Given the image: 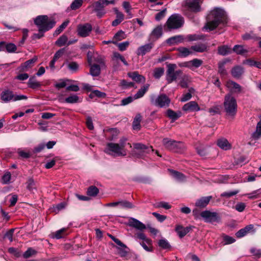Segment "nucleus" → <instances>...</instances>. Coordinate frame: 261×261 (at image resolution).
Returning <instances> with one entry per match:
<instances>
[{
    "instance_id": "f257e3e1",
    "label": "nucleus",
    "mask_w": 261,
    "mask_h": 261,
    "mask_svg": "<svg viewBox=\"0 0 261 261\" xmlns=\"http://www.w3.org/2000/svg\"><path fill=\"white\" fill-rule=\"evenodd\" d=\"M227 22V18L225 12L220 8H215L206 16V23L204 28L209 31L216 29L220 24H225Z\"/></svg>"
},
{
    "instance_id": "f03ea898",
    "label": "nucleus",
    "mask_w": 261,
    "mask_h": 261,
    "mask_svg": "<svg viewBox=\"0 0 261 261\" xmlns=\"http://www.w3.org/2000/svg\"><path fill=\"white\" fill-rule=\"evenodd\" d=\"M223 107L226 115L234 118L237 113L238 105L236 99L231 95V93H227L225 95Z\"/></svg>"
},
{
    "instance_id": "7ed1b4c3",
    "label": "nucleus",
    "mask_w": 261,
    "mask_h": 261,
    "mask_svg": "<svg viewBox=\"0 0 261 261\" xmlns=\"http://www.w3.org/2000/svg\"><path fill=\"white\" fill-rule=\"evenodd\" d=\"M34 23L38 27L39 31L47 32L54 27L56 22L49 19L47 15H39L34 19Z\"/></svg>"
},
{
    "instance_id": "20e7f679",
    "label": "nucleus",
    "mask_w": 261,
    "mask_h": 261,
    "mask_svg": "<svg viewBox=\"0 0 261 261\" xmlns=\"http://www.w3.org/2000/svg\"><path fill=\"white\" fill-rule=\"evenodd\" d=\"M1 99L4 103H8L11 101H15L22 99H27V96L23 95H17L10 89H5L3 91L0 95Z\"/></svg>"
},
{
    "instance_id": "39448f33",
    "label": "nucleus",
    "mask_w": 261,
    "mask_h": 261,
    "mask_svg": "<svg viewBox=\"0 0 261 261\" xmlns=\"http://www.w3.org/2000/svg\"><path fill=\"white\" fill-rule=\"evenodd\" d=\"M164 148L169 150L181 153L186 149V146L182 142L164 138Z\"/></svg>"
},
{
    "instance_id": "423d86ee",
    "label": "nucleus",
    "mask_w": 261,
    "mask_h": 261,
    "mask_svg": "<svg viewBox=\"0 0 261 261\" xmlns=\"http://www.w3.org/2000/svg\"><path fill=\"white\" fill-rule=\"evenodd\" d=\"M133 145L134 149L137 151H132V155L137 158H142L144 153H149L150 151H153L151 146H148L142 143H134Z\"/></svg>"
},
{
    "instance_id": "0eeeda50",
    "label": "nucleus",
    "mask_w": 261,
    "mask_h": 261,
    "mask_svg": "<svg viewBox=\"0 0 261 261\" xmlns=\"http://www.w3.org/2000/svg\"><path fill=\"white\" fill-rule=\"evenodd\" d=\"M105 152L108 154H114L117 156H125L126 152L117 143H108L105 150Z\"/></svg>"
},
{
    "instance_id": "6e6552de",
    "label": "nucleus",
    "mask_w": 261,
    "mask_h": 261,
    "mask_svg": "<svg viewBox=\"0 0 261 261\" xmlns=\"http://www.w3.org/2000/svg\"><path fill=\"white\" fill-rule=\"evenodd\" d=\"M184 23V19L179 15L174 14L169 17L166 24L169 29H176L180 28Z\"/></svg>"
},
{
    "instance_id": "1a4fd4ad",
    "label": "nucleus",
    "mask_w": 261,
    "mask_h": 261,
    "mask_svg": "<svg viewBox=\"0 0 261 261\" xmlns=\"http://www.w3.org/2000/svg\"><path fill=\"white\" fill-rule=\"evenodd\" d=\"M106 6L104 0H98L94 2L92 5L88 7V9L93 8V11L96 13L98 18H101L106 13L105 7Z\"/></svg>"
},
{
    "instance_id": "9d476101",
    "label": "nucleus",
    "mask_w": 261,
    "mask_h": 261,
    "mask_svg": "<svg viewBox=\"0 0 261 261\" xmlns=\"http://www.w3.org/2000/svg\"><path fill=\"white\" fill-rule=\"evenodd\" d=\"M200 216L207 223L219 222L221 220V217L217 213L207 210L201 212Z\"/></svg>"
},
{
    "instance_id": "9b49d317",
    "label": "nucleus",
    "mask_w": 261,
    "mask_h": 261,
    "mask_svg": "<svg viewBox=\"0 0 261 261\" xmlns=\"http://www.w3.org/2000/svg\"><path fill=\"white\" fill-rule=\"evenodd\" d=\"M92 30V25L89 23L79 24L77 27V35L81 37L89 36Z\"/></svg>"
},
{
    "instance_id": "f8f14e48",
    "label": "nucleus",
    "mask_w": 261,
    "mask_h": 261,
    "mask_svg": "<svg viewBox=\"0 0 261 261\" xmlns=\"http://www.w3.org/2000/svg\"><path fill=\"white\" fill-rule=\"evenodd\" d=\"M163 29L161 24L156 26L149 34V41L153 42L161 38L163 34Z\"/></svg>"
},
{
    "instance_id": "ddd939ff",
    "label": "nucleus",
    "mask_w": 261,
    "mask_h": 261,
    "mask_svg": "<svg viewBox=\"0 0 261 261\" xmlns=\"http://www.w3.org/2000/svg\"><path fill=\"white\" fill-rule=\"evenodd\" d=\"M200 0H186V7L191 11L198 12L200 11Z\"/></svg>"
},
{
    "instance_id": "4468645a",
    "label": "nucleus",
    "mask_w": 261,
    "mask_h": 261,
    "mask_svg": "<svg viewBox=\"0 0 261 261\" xmlns=\"http://www.w3.org/2000/svg\"><path fill=\"white\" fill-rule=\"evenodd\" d=\"M153 47L152 42L146 44L139 47L137 50L136 54L138 56H144L146 54L149 53Z\"/></svg>"
},
{
    "instance_id": "2eb2a0df",
    "label": "nucleus",
    "mask_w": 261,
    "mask_h": 261,
    "mask_svg": "<svg viewBox=\"0 0 261 261\" xmlns=\"http://www.w3.org/2000/svg\"><path fill=\"white\" fill-rule=\"evenodd\" d=\"M150 102L153 106L159 108L163 107V94L159 95H152L150 96Z\"/></svg>"
},
{
    "instance_id": "dca6fc26",
    "label": "nucleus",
    "mask_w": 261,
    "mask_h": 261,
    "mask_svg": "<svg viewBox=\"0 0 261 261\" xmlns=\"http://www.w3.org/2000/svg\"><path fill=\"white\" fill-rule=\"evenodd\" d=\"M182 110L186 112H195L200 110V107L195 101H191L182 107Z\"/></svg>"
},
{
    "instance_id": "f3484780",
    "label": "nucleus",
    "mask_w": 261,
    "mask_h": 261,
    "mask_svg": "<svg viewBox=\"0 0 261 261\" xmlns=\"http://www.w3.org/2000/svg\"><path fill=\"white\" fill-rule=\"evenodd\" d=\"M193 226H190L184 227L182 225H178L175 227V231L179 238H182L185 236L191 229Z\"/></svg>"
},
{
    "instance_id": "a211bd4d",
    "label": "nucleus",
    "mask_w": 261,
    "mask_h": 261,
    "mask_svg": "<svg viewBox=\"0 0 261 261\" xmlns=\"http://www.w3.org/2000/svg\"><path fill=\"white\" fill-rule=\"evenodd\" d=\"M112 60L115 61L116 64L114 65V68L116 70L118 67V63L117 60H120L125 66H128L127 62L125 59L124 57L118 52H114L113 54Z\"/></svg>"
},
{
    "instance_id": "6ab92c4d",
    "label": "nucleus",
    "mask_w": 261,
    "mask_h": 261,
    "mask_svg": "<svg viewBox=\"0 0 261 261\" xmlns=\"http://www.w3.org/2000/svg\"><path fill=\"white\" fill-rule=\"evenodd\" d=\"M129 225L140 230H142L146 228L145 224L133 218H131L129 220Z\"/></svg>"
},
{
    "instance_id": "aec40b11",
    "label": "nucleus",
    "mask_w": 261,
    "mask_h": 261,
    "mask_svg": "<svg viewBox=\"0 0 261 261\" xmlns=\"http://www.w3.org/2000/svg\"><path fill=\"white\" fill-rule=\"evenodd\" d=\"M212 198V196H211L202 197L196 201L195 206L200 208H204L209 203Z\"/></svg>"
},
{
    "instance_id": "412c9836",
    "label": "nucleus",
    "mask_w": 261,
    "mask_h": 261,
    "mask_svg": "<svg viewBox=\"0 0 261 261\" xmlns=\"http://www.w3.org/2000/svg\"><path fill=\"white\" fill-rule=\"evenodd\" d=\"M36 61L37 58H36L27 60L23 63L21 64L19 67V71L21 72L27 71V69L31 68L33 66Z\"/></svg>"
},
{
    "instance_id": "4be33fe9",
    "label": "nucleus",
    "mask_w": 261,
    "mask_h": 261,
    "mask_svg": "<svg viewBox=\"0 0 261 261\" xmlns=\"http://www.w3.org/2000/svg\"><path fill=\"white\" fill-rule=\"evenodd\" d=\"M217 144L220 148L225 150H229L231 148V144L229 143L226 139L224 138L218 139Z\"/></svg>"
},
{
    "instance_id": "5701e85b",
    "label": "nucleus",
    "mask_w": 261,
    "mask_h": 261,
    "mask_svg": "<svg viewBox=\"0 0 261 261\" xmlns=\"http://www.w3.org/2000/svg\"><path fill=\"white\" fill-rule=\"evenodd\" d=\"M244 72V68L239 65L233 67L231 70L232 76L236 79L240 78Z\"/></svg>"
},
{
    "instance_id": "b1692460",
    "label": "nucleus",
    "mask_w": 261,
    "mask_h": 261,
    "mask_svg": "<svg viewBox=\"0 0 261 261\" xmlns=\"http://www.w3.org/2000/svg\"><path fill=\"white\" fill-rule=\"evenodd\" d=\"M184 41V37L181 35L175 36L166 40V43L169 45L177 44Z\"/></svg>"
},
{
    "instance_id": "393cba45",
    "label": "nucleus",
    "mask_w": 261,
    "mask_h": 261,
    "mask_svg": "<svg viewBox=\"0 0 261 261\" xmlns=\"http://www.w3.org/2000/svg\"><path fill=\"white\" fill-rule=\"evenodd\" d=\"M166 115L170 119L172 120L171 121L173 122L178 119L181 116V113L180 111L175 112L171 109H168L166 112Z\"/></svg>"
},
{
    "instance_id": "a878e982",
    "label": "nucleus",
    "mask_w": 261,
    "mask_h": 261,
    "mask_svg": "<svg viewBox=\"0 0 261 261\" xmlns=\"http://www.w3.org/2000/svg\"><path fill=\"white\" fill-rule=\"evenodd\" d=\"M90 66V73L93 76H97L100 74L101 66L98 64L89 65Z\"/></svg>"
},
{
    "instance_id": "bb28decb",
    "label": "nucleus",
    "mask_w": 261,
    "mask_h": 261,
    "mask_svg": "<svg viewBox=\"0 0 261 261\" xmlns=\"http://www.w3.org/2000/svg\"><path fill=\"white\" fill-rule=\"evenodd\" d=\"M191 49L199 53H203L206 51L208 49V46L204 43H200L191 47Z\"/></svg>"
},
{
    "instance_id": "cd10ccee",
    "label": "nucleus",
    "mask_w": 261,
    "mask_h": 261,
    "mask_svg": "<svg viewBox=\"0 0 261 261\" xmlns=\"http://www.w3.org/2000/svg\"><path fill=\"white\" fill-rule=\"evenodd\" d=\"M229 84L232 87V89L230 90L228 93H231V95H232L233 93L241 92L242 87L239 84L233 81H230Z\"/></svg>"
},
{
    "instance_id": "c85d7f7f",
    "label": "nucleus",
    "mask_w": 261,
    "mask_h": 261,
    "mask_svg": "<svg viewBox=\"0 0 261 261\" xmlns=\"http://www.w3.org/2000/svg\"><path fill=\"white\" fill-rule=\"evenodd\" d=\"M168 171L170 174L173 177L176 178L177 180L179 181H183L185 179V176L184 174L172 169H168Z\"/></svg>"
},
{
    "instance_id": "c756f323",
    "label": "nucleus",
    "mask_w": 261,
    "mask_h": 261,
    "mask_svg": "<svg viewBox=\"0 0 261 261\" xmlns=\"http://www.w3.org/2000/svg\"><path fill=\"white\" fill-rule=\"evenodd\" d=\"M178 52V56L181 57H186L192 54V51L189 48L185 47H179L176 49Z\"/></svg>"
},
{
    "instance_id": "7c9ffc66",
    "label": "nucleus",
    "mask_w": 261,
    "mask_h": 261,
    "mask_svg": "<svg viewBox=\"0 0 261 261\" xmlns=\"http://www.w3.org/2000/svg\"><path fill=\"white\" fill-rule=\"evenodd\" d=\"M28 85L29 87L35 89L40 87L41 86V84L36 80L35 76H33L29 79Z\"/></svg>"
},
{
    "instance_id": "2f4dec72",
    "label": "nucleus",
    "mask_w": 261,
    "mask_h": 261,
    "mask_svg": "<svg viewBox=\"0 0 261 261\" xmlns=\"http://www.w3.org/2000/svg\"><path fill=\"white\" fill-rule=\"evenodd\" d=\"M93 62H95L98 63L101 68H105V60L104 57L98 55L97 53H95V56H94V58L93 59Z\"/></svg>"
},
{
    "instance_id": "473e14b6",
    "label": "nucleus",
    "mask_w": 261,
    "mask_h": 261,
    "mask_svg": "<svg viewBox=\"0 0 261 261\" xmlns=\"http://www.w3.org/2000/svg\"><path fill=\"white\" fill-rule=\"evenodd\" d=\"M229 60H225L223 61L220 62L218 63V73L221 74V76H225L227 75V72L225 68V65L228 62Z\"/></svg>"
},
{
    "instance_id": "72a5a7b5",
    "label": "nucleus",
    "mask_w": 261,
    "mask_h": 261,
    "mask_svg": "<svg viewBox=\"0 0 261 261\" xmlns=\"http://www.w3.org/2000/svg\"><path fill=\"white\" fill-rule=\"evenodd\" d=\"M190 82V79L189 75L182 74L181 76V80L179 85L182 88H186L188 87V83Z\"/></svg>"
},
{
    "instance_id": "f704fd0d",
    "label": "nucleus",
    "mask_w": 261,
    "mask_h": 261,
    "mask_svg": "<svg viewBox=\"0 0 261 261\" xmlns=\"http://www.w3.org/2000/svg\"><path fill=\"white\" fill-rule=\"evenodd\" d=\"M149 86V84H146L139 89L137 93L134 95L135 99H137L142 97L148 90Z\"/></svg>"
},
{
    "instance_id": "c9c22d12",
    "label": "nucleus",
    "mask_w": 261,
    "mask_h": 261,
    "mask_svg": "<svg viewBox=\"0 0 261 261\" xmlns=\"http://www.w3.org/2000/svg\"><path fill=\"white\" fill-rule=\"evenodd\" d=\"M218 54L226 56L231 53V49L227 45L220 46L218 47Z\"/></svg>"
},
{
    "instance_id": "e433bc0d",
    "label": "nucleus",
    "mask_w": 261,
    "mask_h": 261,
    "mask_svg": "<svg viewBox=\"0 0 261 261\" xmlns=\"http://www.w3.org/2000/svg\"><path fill=\"white\" fill-rule=\"evenodd\" d=\"M66 229L65 228L58 230L51 234L52 237L57 239L63 238L66 235Z\"/></svg>"
},
{
    "instance_id": "4c0bfd02",
    "label": "nucleus",
    "mask_w": 261,
    "mask_h": 261,
    "mask_svg": "<svg viewBox=\"0 0 261 261\" xmlns=\"http://www.w3.org/2000/svg\"><path fill=\"white\" fill-rule=\"evenodd\" d=\"M233 51L238 55H244L248 53V50L244 48L243 46L241 45H236L233 46Z\"/></svg>"
},
{
    "instance_id": "58836bf2",
    "label": "nucleus",
    "mask_w": 261,
    "mask_h": 261,
    "mask_svg": "<svg viewBox=\"0 0 261 261\" xmlns=\"http://www.w3.org/2000/svg\"><path fill=\"white\" fill-rule=\"evenodd\" d=\"M99 193V189L95 186H91L87 189V194L91 197H95Z\"/></svg>"
},
{
    "instance_id": "ea45409f",
    "label": "nucleus",
    "mask_w": 261,
    "mask_h": 261,
    "mask_svg": "<svg viewBox=\"0 0 261 261\" xmlns=\"http://www.w3.org/2000/svg\"><path fill=\"white\" fill-rule=\"evenodd\" d=\"M68 37L66 35L63 34L56 41L55 44L59 47L67 45Z\"/></svg>"
},
{
    "instance_id": "a19ab883",
    "label": "nucleus",
    "mask_w": 261,
    "mask_h": 261,
    "mask_svg": "<svg viewBox=\"0 0 261 261\" xmlns=\"http://www.w3.org/2000/svg\"><path fill=\"white\" fill-rule=\"evenodd\" d=\"M261 136V120L257 123L256 131L252 134V137L254 140L258 139Z\"/></svg>"
},
{
    "instance_id": "79ce46f5",
    "label": "nucleus",
    "mask_w": 261,
    "mask_h": 261,
    "mask_svg": "<svg viewBox=\"0 0 261 261\" xmlns=\"http://www.w3.org/2000/svg\"><path fill=\"white\" fill-rule=\"evenodd\" d=\"M79 97L76 95H71L65 99V102L68 103H75L79 102Z\"/></svg>"
},
{
    "instance_id": "37998d69",
    "label": "nucleus",
    "mask_w": 261,
    "mask_h": 261,
    "mask_svg": "<svg viewBox=\"0 0 261 261\" xmlns=\"http://www.w3.org/2000/svg\"><path fill=\"white\" fill-rule=\"evenodd\" d=\"M84 0H74L70 6L72 10H76L79 9L83 5Z\"/></svg>"
},
{
    "instance_id": "c03bdc74",
    "label": "nucleus",
    "mask_w": 261,
    "mask_h": 261,
    "mask_svg": "<svg viewBox=\"0 0 261 261\" xmlns=\"http://www.w3.org/2000/svg\"><path fill=\"white\" fill-rule=\"evenodd\" d=\"M141 120V116L140 114H137L133 122V127L134 129H140Z\"/></svg>"
},
{
    "instance_id": "a18cd8bd",
    "label": "nucleus",
    "mask_w": 261,
    "mask_h": 261,
    "mask_svg": "<svg viewBox=\"0 0 261 261\" xmlns=\"http://www.w3.org/2000/svg\"><path fill=\"white\" fill-rule=\"evenodd\" d=\"M242 38L244 40H247L249 39H253L254 40H258L260 39L261 38L257 37L255 34H253L252 32H250L249 33H246L242 36Z\"/></svg>"
},
{
    "instance_id": "49530a36",
    "label": "nucleus",
    "mask_w": 261,
    "mask_h": 261,
    "mask_svg": "<svg viewBox=\"0 0 261 261\" xmlns=\"http://www.w3.org/2000/svg\"><path fill=\"white\" fill-rule=\"evenodd\" d=\"M69 21L66 20L63 22L55 31L54 33V36H57L60 34L64 29H65L69 23Z\"/></svg>"
},
{
    "instance_id": "de8ad7c7",
    "label": "nucleus",
    "mask_w": 261,
    "mask_h": 261,
    "mask_svg": "<svg viewBox=\"0 0 261 261\" xmlns=\"http://www.w3.org/2000/svg\"><path fill=\"white\" fill-rule=\"evenodd\" d=\"M5 48L7 53H13L16 51L17 47L14 43L6 42Z\"/></svg>"
},
{
    "instance_id": "09e8293b",
    "label": "nucleus",
    "mask_w": 261,
    "mask_h": 261,
    "mask_svg": "<svg viewBox=\"0 0 261 261\" xmlns=\"http://www.w3.org/2000/svg\"><path fill=\"white\" fill-rule=\"evenodd\" d=\"M126 37L125 33L122 30L119 31L117 32L113 37V40H115V41H121L122 39H125Z\"/></svg>"
},
{
    "instance_id": "8fccbe9b",
    "label": "nucleus",
    "mask_w": 261,
    "mask_h": 261,
    "mask_svg": "<svg viewBox=\"0 0 261 261\" xmlns=\"http://www.w3.org/2000/svg\"><path fill=\"white\" fill-rule=\"evenodd\" d=\"M163 74V68L162 67L155 68L153 70V75L156 79H159Z\"/></svg>"
},
{
    "instance_id": "3c124183",
    "label": "nucleus",
    "mask_w": 261,
    "mask_h": 261,
    "mask_svg": "<svg viewBox=\"0 0 261 261\" xmlns=\"http://www.w3.org/2000/svg\"><path fill=\"white\" fill-rule=\"evenodd\" d=\"M27 188L30 191H33L34 189L36 190L35 182L32 178H29L27 182Z\"/></svg>"
},
{
    "instance_id": "603ef678",
    "label": "nucleus",
    "mask_w": 261,
    "mask_h": 261,
    "mask_svg": "<svg viewBox=\"0 0 261 261\" xmlns=\"http://www.w3.org/2000/svg\"><path fill=\"white\" fill-rule=\"evenodd\" d=\"M118 205H120L123 208H132L134 207V205L127 200H122L118 201Z\"/></svg>"
},
{
    "instance_id": "864d4df0",
    "label": "nucleus",
    "mask_w": 261,
    "mask_h": 261,
    "mask_svg": "<svg viewBox=\"0 0 261 261\" xmlns=\"http://www.w3.org/2000/svg\"><path fill=\"white\" fill-rule=\"evenodd\" d=\"M36 253L37 251L35 250L32 249V248H29L24 252L23 254V257L24 258H28L36 254Z\"/></svg>"
},
{
    "instance_id": "5fc2aeb1",
    "label": "nucleus",
    "mask_w": 261,
    "mask_h": 261,
    "mask_svg": "<svg viewBox=\"0 0 261 261\" xmlns=\"http://www.w3.org/2000/svg\"><path fill=\"white\" fill-rule=\"evenodd\" d=\"M202 63L203 61L201 60L194 59L193 60L190 61L191 69H192L193 67L195 68H198L202 64Z\"/></svg>"
},
{
    "instance_id": "6e6d98bb",
    "label": "nucleus",
    "mask_w": 261,
    "mask_h": 261,
    "mask_svg": "<svg viewBox=\"0 0 261 261\" xmlns=\"http://www.w3.org/2000/svg\"><path fill=\"white\" fill-rule=\"evenodd\" d=\"M246 63L250 66H255L259 69H261V62L255 61L251 59H248L246 61Z\"/></svg>"
},
{
    "instance_id": "4d7b16f0",
    "label": "nucleus",
    "mask_w": 261,
    "mask_h": 261,
    "mask_svg": "<svg viewBox=\"0 0 261 261\" xmlns=\"http://www.w3.org/2000/svg\"><path fill=\"white\" fill-rule=\"evenodd\" d=\"M137 238L139 239L143 240V242H145L148 244H150L152 242L151 240L147 238L144 233L142 232H139L136 234Z\"/></svg>"
},
{
    "instance_id": "13d9d810",
    "label": "nucleus",
    "mask_w": 261,
    "mask_h": 261,
    "mask_svg": "<svg viewBox=\"0 0 261 261\" xmlns=\"http://www.w3.org/2000/svg\"><path fill=\"white\" fill-rule=\"evenodd\" d=\"M223 240L225 242L224 245L230 244L236 241V240L233 238L227 235H224L223 236Z\"/></svg>"
},
{
    "instance_id": "bf43d9fd",
    "label": "nucleus",
    "mask_w": 261,
    "mask_h": 261,
    "mask_svg": "<svg viewBox=\"0 0 261 261\" xmlns=\"http://www.w3.org/2000/svg\"><path fill=\"white\" fill-rule=\"evenodd\" d=\"M67 66H68V68L69 70H70L73 72H76V71H77L79 67V64L75 62H70L68 64Z\"/></svg>"
},
{
    "instance_id": "052dcab7",
    "label": "nucleus",
    "mask_w": 261,
    "mask_h": 261,
    "mask_svg": "<svg viewBox=\"0 0 261 261\" xmlns=\"http://www.w3.org/2000/svg\"><path fill=\"white\" fill-rule=\"evenodd\" d=\"M129 44V42L128 41H125L120 43H117L116 44L119 50L121 51L125 50L127 47L128 46Z\"/></svg>"
},
{
    "instance_id": "680f3d73",
    "label": "nucleus",
    "mask_w": 261,
    "mask_h": 261,
    "mask_svg": "<svg viewBox=\"0 0 261 261\" xmlns=\"http://www.w3.org/2000/svg\"><path fill=\"white\" fill-rule=\"evenodd\" d=\"M135 97L132 96H128L126 98H123L121 100V106H126L135 100Z\"/></svg>"
},
{
    "instance_id": "e2e57ef3",
    "label": "nucleus",
    "mask_w": 261,
    "mask_h": 261,
    "mask_svg": "<svg viewBox=\"0 0 261 261\" xmlns=\"http://www.w3.org/2000/svg\"><path fill=\"white\" fill-rule=\"evenodd\" d=\"M177 79L175 72H171L169 74L168 73H166V80L168 82V83H171L172 82L176 80Z\"/></svg>"
},
{
    "instance_id": "0e129e2a",
    "label": "nucleus",
    "mask_w": 261,
    "mask_h": 261,
    "mask_svg": "<svg viewBox=\"0 0 261 261\" xmlns=\"http://www.w3.org/2000/svg\"><path fill=\"white\" fill-rule=\"evenodd\" d=\"M239 190H236L231 192H225L221 194V197L229 198L232 196L237 194L239 193Z\"/></svg>"
},
{
    "instance_id": "69168bd1",
    "label": "nucleus",
    "mask_w": 261,
    "mask_h": 261,
    "mask_svg": "<svg viewBox=\"0 0 261 261\" xmlns=\"http://www.w3.org/2000/svg\"><path fill=\"white\" fill-rule=\"evenodd\" d=\"M11 175L10 172H6L2 177L3 183L4 184H8L11 179Z\"/></svg>"
},
{
    "instance_id": "338daca9",
    "label": "nucleus",
    "mask_w": 261,
    "mask_h": 261,
    "mask_svg": "<svg viewBox=\"0 0 261 261\" xmlns=\"http://www.w3.org/2000/svg\"><path fill=\"white\" fill-rule=\"evenodd\" d=\"M246 206V205L245 203L238 202L235 205V209L239 212H242L244 211Z\"/></svg>"
},
{
    "instance_id": "774afa93",
    "label": "nucleus",
    "mask_w": 261,
    "mask_h": 261,
    "mask_svg": "<svg viewBox=\"0 0 261 261\" xmlns=\"http://www.w3.org/2000/svg\"><path fill=\"white\" fill-rule=\"evenodd\" d=\"M65 48H62L61 49H60L57 51H56V53L54 55V58L55 60H57L58 59H59L60 57H61L63 55V54L65 53Z\"/></svg>"
}]
</instances>
